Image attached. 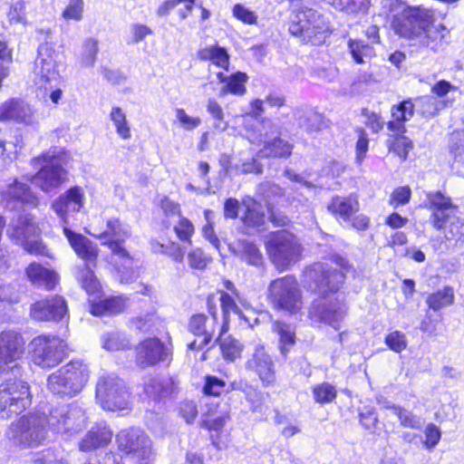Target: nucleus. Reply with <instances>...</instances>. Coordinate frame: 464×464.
<instances>
[{"mask_svg":"<svg viewBox=\"0 0 464 464\" xmlns=\"http://www.w3.org/2000/svg\"><path fill=\"white\" fill-rule=\"evenodd\" d=\"M434 11L420 5L404 9L393 16L391 26L396 34L411 39L420 50L439 52L446 44L448 29L434 25Z\"/></svg>","mask_w":464,"mask_h":464,"instance_id":"nucleus-1","label":"nucleus"},{"mask_svg":"<svg viewBox=\"0 0 464 464\" xmlns=\"http://www.w3.org/2000/svg\"><path fill=\"white\" fill-rule=\"evenodd\" d=\"M111 253L115 277L121 284H130L139 276V266L126 248V240L131 237V227L119 218H108L103 230L94 235Z\"/></svg>","mask_w":464,"mask_h":464,"instance_id":"nucleus-2","label":"nucleus"},{"mask_svg":"<svg viewBox=\"0 0 464 464\" xmlns=\"http://www.w3.org/2000/svg\"><path fill=\"white\" fill-rule=\"evenodd\" d=\"M90 369L82 360H72L49 375L48 390L61 398H72L78 395L86 385Z\"/></svg>","mask_w":464,"mask_h":464,"instance_id":"nucleus-3","label":"nucleus"},{"mask_svg":"<svg viewBox=\"0 0 464 464\" xmlns=\"http://www.w3.org/2000/svg\"><path fill=\"white\" fill-rule=\"evenodd\" d=\"M448 106V101L435 96L427 95L414 100L408 99L393 105L392 108V121H388L387 128L390 131L402 134L406 131L404 123L410 121L414 111L424 118H431Z\"/></svg>","mask_w":464,"mask_h":464,"instance_id":"nucleus-4","label":"nucleus"},{"mask_svg":"<svg viewBox=\"0 0 464 464\" xmlns=\"http://www.w3.org/2000/svg\"><path fill=\"white\" fill-rule=\"evenodd\" d=\"M289 32L304 43L314 45L323 44L330 35V25L322 14L312 8L303 7L293 12Z\"/></svg>","mask_w":464,"mask_h":464,"instance_id":"nucleus-5","label":"nucleus"},{"mask_svg":"<svg viewBox=\"0 0 464 464\" xmlns=\"http://www.w3.org/2000/svg\"><path fill=\"white\" fill-rule=\"evenodd\" d=\"M49 430L48 415L36 411L24 415L12 423L7 436L15 444L33 448L41 445L47 439Z\"/></svg>","mask_w":464,"mask_h":464,"instance_id":"nucleus-6","label":"nucleus"},{"mask_svg":"<svg viewBox=\"0 0 464 464\" xmlns=\"http://www.w3.org/2000/svg\"><path fill=\"white\" fill-rule=\"evenodd\" d=\"M0 384V418L8 419L22 413L31 404L29 385L23 377L3 375Z\"/></svg>","mask_w":464,"mask_h":464,"instance_id":"nucleus-7","label":"nucleus"},{"mask_svg":"<svg viewBox=\"0 0 464 464\" xmlns=\"http://www.w3.org/2000/svg\"><path fill=\"white\" fill-rule=\"evenodd\" d=\"M267 299L274 309L290 314H297L303 306L302 291L293 276L271 281L267 288Z\"/></svg>","mask_w":464,"mask_h":464,"instance_id":"nucleus-8","label":"nucleus"},{"mask_svg":"<svg viewBox=\"0 0 464 464\" xmlns=\"http://www.w3.org/2000/svg\"><path fill=\"white\" fill-rule=\"evenodd\" d=\"M96 400L106 411L128 409L130 393L123 380L113 372H102L98 377L95 389Z\"/></svg>","mask_w":464,"mask_h":464,"instance_id":"nucleus-9","label":"nucleus"},{"mask_svg":"<svg viewBox=\"0 0 464 464\" xmlns=\"http://www.w3.org/2000/svg\"><path fill=\"white\" fill-rule=\"evenodd\" d=\"M62 150L53 148L33 159L34 166H39L40 169L33 177L32 183L45 192L60 186L64 181L66 174L62 166Z\"/></svg>","mask_w":464,"mask_h":464,"instance_id":"nucleus-10","label":"nucleus"},{"mask_svg":"<svg viewBox=\"0 0 464 464\" xmlns=\"http://www.w3.org/2000/svg\"><path fill=\"white\" fill-rule=\"evenodd\" d=\"M305 278L317 298L334 295L344 282V273L325 263H315L305 271Z\"/></svg>","mask_w":464,"mask_h":464,"instance_id":"nucleus-11","label":"nucleus"},{"mask_svg":"<svg viewBox=\"0 0 464 464\" xmlns=\"http://www.w3.org/2000/svg\"><path fill=\"white\" fill-rule=\"evenodd\" d=\"M48 412L49 429L54 433L71 437L86 425L85 411L76 402L53 406Z\"/></svg>","mask_w":464,"mask_h":464,"instance_id":"nucleus-12","label":"nucleus"},{"mask_svg":"<svg viewBox=\"0 0 464 464\" xmlns=\"http://www.w3.org/2000/svg\"><path fill=\"white\" fill-rule=\"evenodd\" d=\"M24 343L21 335L7 331L0 334V374L23 377L24 372L22 360Z\"/></svg>","mask_w":464,"mask_h":464,"instance_id":"nucleus-13","label":"nucleus"},{"mask_svg":"<svg viewBox=\"0 0 464 464\" xmlns=\"http://www.w3.org/2000/svg\"><path fill=\"white\" fill-rule=\"evenodd\" d=\"M9 237L31 255L44 256L53 258V255L40 238L39 229L33 221L31 215L18 217L12 229H8Z\"/></svg>","mask_w":464,"mask_h":464,"instance_id":"nucleus-14","label":"nucleus"},{"mask_svg":"<svg viewBox=\"0 0 464 464\" xmlns=\"http://www.w3.org/2000/svg\"><path fill=\"white\" fill-rule=\"evenodd\" d=\"M30 346L33 362L44 369L55 367L66 355V344L57 336H36L32 340Z\"/></svg>","mask_w":464,"mask_h":464,"instance_id":"nucleus-15","label":"nucleus"},{"mask_svg":"<svg viewBox=\"0 0 464 464\" xmlns=\"http://www.w3.org/2000/svg\"><path fill=\"white\" fill-rule=\"evenodd\" d=\"M267 252L278 269H285L299 259L302 247L293 234L280 231L268 241Z\"/></svg>","mask_w":464,"mask_h":464,"instance_id":"nucleus-16","label":"nucleus"},{"mask_svg":"<svg viewBox=\"0 0 464 464\" xmlns=\"http://www.w3.org/2000/svg\"><path fill=\"white\" fill-rule=\"evenodd\" d=\"M339 296L315 298L309 310L311 317L339 330L348 311L346 304Z\"/></svg>","mask_w":464,"mask_h":464,"instance_id":"nucleus-17","label":"nucleus"},{"mask_svg":"<svg viewBox=\"0 0 464 464\" xmlns=\"http://www.w3.org/2000/svg\"><path fill=\"white\" fill-rule=\"evenodd\" d=\"M118 450L134 459H145L151 452L150 437L139 428L121 430L116 435Z\"/></svg>","mask_w":464,"mask_h":464,"instance_id":"nucleus-18","label":"nucleus"},{"mask_svg":"<svg viewBox=\"0 0 464 464\" xmlns=\"http://www.w3.org/2000/svg\"><path fill=\"white\" fill-rule=\"evenodd\" d=\"M84 194L82 188L75 186L52 202V209L57 215L63 225V230L73 225L76 214L83 207Z\"/></svg>","mask_w":464,"mask_h":464,"instance_id":"nucleus-19","label":"nucleus"},{"mask_svg":"<svg viewBox=\"0 0 464 464\" xmlns=\"http://www.w3.org/2000/svg\"><path fill=\"white\" fill-rule=\"evenodd\" d=\"M247 371L256 375L265 388L273 387L276 382V364L264 346H256L246 362Z\"/></svg>","mask_w":464,"mask_h":464,"instance_id":"nucleus-20","label":"nucleus"},{"mask_svg":"<svg viewBox=\"0 0 464 464\" xmlns=\"http://www.w3.org/2000/svg\"><path fill=\"white\" fill-rule=\"evenodd\" d=\"M426 206L431 211L430 221L437 230H441L447 225L448 218H452L457 212L451 198L440 190L426 193Z\"/></svg>","mask_w":464,"mask_h":464,"instance_id":"nucleus-21","label":"nucleus"},{"mask_svg":"<svg viewBox=\"0 0 464 464\" xmlns=\"http://www.w3.org/2000/svg\"><path fill=\"white\" fill-rule=\"evenodd\" d=\"M67 314V304L60 295H51L35 302L31 315L37 321H59Z\"/></svg>","mask_w":464,"mask_h":464,"instance_id":"nucleus-22","label":"nucleus"},{"mask_svg":"<svg viewBox=\"0 0 464 464\" xmlns=\"http://www.w3.org/2000/svg\"><path fill=\"white\" fill-rule=\"evenodd\" d=\"M136 351V362L142 368L169 360V352L168 348L157 337L142 341L137 346Z\"/></svg>","mask_w":464,"mask_h":464,"instance_id":"nucleus-23","label":"nucleus"},{"mask_svg":"<svg viewBox=\"0 0 464 464\" xmlns=\"http://www.w3.org/2000/svg\"><path fill=\"white\" fill-rule=\"evenodd\" d=\"M75 254L84 261V265L96 266L99 250L95 243L82 234L76 233L70 227L63 230Z\"/></svg>","mask_w":464,"mask_h":464,"instance_id":"nucleus-24","label":"nucleus"},{"mask_svg":"<svg viewBox=\"0 0 464 464\" xmlns=\"http://www.w3.org/2000/svg\"><path fill=\"white\" fill-rule=\"evenodd\" d=\"M0 121H15L32 125L34 123L33 109L21 99H9L0 105Z\"/></svg>","mask_w":464,"mask_h":464,"instance_id":"nucleus-25","label":"nucleus"},{"mask_svg":"<svg viewBox=\"0 0 464 464\" xmlns=\"http://www.w3.org/2000/svg\"><path fill=\"white\" fill-rule=\"evenodd\" d=\"M4 199L5 207L10 208H19L24 205L35 208L39 203L38 198L32 192L30 187L17 180L7 187Z\"/></svg>","mask_w":464,"mask_h":464,"instance_id":"nucleus-26","label":"nucleus"},{"mask_svg":"<svg viewBox=\"0 0 464 464\" xmlns=\"http://www.w3.org/2000/svg\"><path fill=\"white\" fill-rule=\"evenodd\" d=\"M244 212L241 221L246 228L259 230L266 223V215L263 206L255 198L247 196L242 199Z\"/></svg>","mask_w":464,"mask_h":464,"instance_id":"nucleus-27","label":"nucleus"},{"mask_svg":"<svg viewBox=\"0 0 464 464\" xmlns=\"http://www.w3.org/2000/svg\"><path fill=\"white\" fill-rule=\"evenodd\" d=\"M112 432L103 422L97 423L86 433L79 447L82 451H92L104 447L111 440Z\"/></svg>","mask_w":464,"mask_h":464,"instance_id":"nucleus-28","label":"nucleus"},{"mask_svg":"<svg viewBox=\"0 0 464 464\" xmlns=\"http://www.w3.org/2000/svg\"><path fill=\"white\" fill-rule=\"evenodd\" d=\"M327 208L335 218H341L343 222H349L353 215L359 210L360 204L354 195L348 197L335 196L328 204Z\"/></svg>","mask_w":464,"mask_h":464,"instance_id":"nucleus-29","label":"nucleus"},{"mask_svg":"<svg viewBox=\"0 0 464 464\" xmlns=\"http://www.w3.org/2000/svg\"><path fill=\"white\" fill-rule=\"evenodd\" d=\"M216 324L215 318L210 319L204 314H197L191 316L188 324L189 332L194 335L204 337L199 343V348H203L212 341Z\"/></svg>","mask_w":464,"mask_h":464,"instance_id":"nucleus-30","label":"nucleus"},{"mask_svg":"<svg viewBox=\"0 0 464 464\" xmlns=\"http://www.w3.org/2000/svg\"><path fill=\"white\" fill-rule=\"evenodd\" d=\"M25 274L29 281L34 285L51 290L57 283V274L36 262L31 263L25 269Z\"/></svg>","mask_w":464,"mask_h":464,"instance_id":"nucleus-31","label":"nucleus"},{"mask_svg":"<svg viewBox=\"0 0 464 464\" xmlns=\"http://www.w3.org/2000/svg\"><path fill=\"white\" fill-rule=\"evenodd\" d=\"M261 141H263L264 145L257 152V157L259 158L287 159L292 154L293 145L280 137L261 140Z\"/></svg>","mask_w":464,"mask_h":464,"instance_id":"nucleus-32","label":"nucleus"},{"mask_svg":"<svg viewBox=\"0 0 464 464\" xmlns=\"http://www.w3.org/2000/svg\"><path fill=\"white\" fill-rule=\"evenodd\" d=\"M229 250L248 265L258 266L262 264V254L254 242L246 239H238L229 245Z\"/></svg>","mask_w":464,"mask_h":464,"instance_id":"nucleus-33","label":"nucleus"},{"mask_svg":"<svg viewBox=\"0 0 464 464\" xmlns=\"http://www.w3.org/2000/svg\"><path fill=\"white\" fill-rule=\"evenodd\" d=\"M52 48L47 44H43L38 47V56L35 59V72L45 82H50L56 78L55 61L51 54Z\"/></svg>","mask_w":464,"mask_h":464,"instance_id":"nucleus-34","label":"nucleus"},{"mask_svg":"<svg viewBox=\"0 0 464 464\" xmlns=\"http://www.w3.org/2000/svg\"><path fill=\"white\" fill-rule=\"evenodd\" d=\"M272 331L278 336L280 353L287 357L291 348L295 344V329L291 324L276 320L272 324Z\"/></svg>","mask_w":464,"mask_h":464,"instance_id":"nucleus-35","label":"nucleus"},{"mask_svg":"<svg viewBox=\"0 0 464 464\" xmlns=\"http://www.w3.org/2000/svg\"><path fill=\"white\" fill-rule=\"evenodd\" d=\"M347 49L357 64L366 63L376 55L374 47L362 39L350 38L347 41Z\"/></svg>","mask_w":464,"mask_h":464,"instance_id":"nucleus-36","label":"nucleus"},{"mask_svg":"<svg viewBox=\"0 0 464 464\" xmlns=\"http://www.w3.org/2000/svg\"><path fill=\"white\" fill-rule=\"evenodd\" d=\"M198 56L201 61H210L216 66L228 71L229 54L226 48L218 44L200 49Z\"/></svg>","mask_w":464,"mask_h":464,"instance_id":"nucleus-37","label":"nucleus"},{"mask_svg":"<svg viewBox=\"0 0 464 464\" xmlns=\"http://www.w3.org/2000/svg\"><path fill=\"white\" fill-rule=\"evenodd\" d=\"M171 380L161 377H149L144 382V392L153 401L166 397L171 393Z\"/></svg>","mask_w":464,"mask_h":464,"instance_id":"nucleus-38","label":"nucleus"},{"mask_svg":"<svg viewBox=\"0 0 464 464\" xmlns=\"http://www.w3.org/2000/svg\"><path fill=\"white\" fill-rule=\"evenodd\" d=\"M450 148L452 156L451 169L464 178V130L452 136Z\"/></svg>","mask_w":464,"mask_h":464,"instance_id":"nucleus-39","label":"nucleus"},{"mask_svg":"<svg viewBox=\"0 0 464 464\" xmlns=\"http://www.w3.org/2000/svg\"><path fill=\"white\" fill-rule=\"evenodd\" d=\"M125 303L121 296H111L101 300L91 306V313L95 316L115 314L123 311Z\"/></svg>","mask_w":464,"mask_h":464,"instance_id":"nucleus-40","label":"nucleus"},{"mask_svg":"<svg viewBox=\"0 0 464 464\" xmlns=\"http://www.w3.org/2000/svg\"><path fill=\"white\" fill-rule=\"evenodd\" d=\"M224 333L225 332H222L220 329V334L217 341L219 343L223 357L227 361L233 362L241 356L243 344L238 340L231 336L222 338Z\"/></svg>","mask_w":464,"mask_h":464,"instance_id":"nucleus-41","label":"nucleus"},{"mask_svg":"<svg viewBox=\"0 0 464 464\" xmlns=\"http://www.w3.org/2000/svg\"><path fill=\"white\" fill-rule=\"evenodd\" d=\"M102 344L107 351H120L129 349L130 343L124 333L111 331L105 333L101 337Z\"/></svg>","mask_w":464,"mask_h":464,"instance_id":"nucleus-42","label":"nucleus"},{"mask_svg":"<svg viewBox=\"0 0 464 464\" xmlns=\"http://www.w3.org/2000/svg\"><path fill=\"white\" fill-rule=\"evenodd\" d=\"M295 117L298 125L309 133L320 130L324 125L323 117L312 111L297 110Z\"/></svg>","mask_w":464,"mask_h":464,"instance_id":"nucleus-43","label":"nucleus"},{"mask_svg":"<svg viewBox=\"0 0 464 464\" xmlns=\"http://www.w3.org/2000/svg\"><path fill=\"white\" fill-rule=\"evenodd\" d=\"M447 227L445 226V238L452 242L455 246L464 244V220L452 215V218H448Z\"/></svg>","mask_w":464,"mask_h":464,"instance_id":"nucleus-44","label":"nucleus"},{"mask_svg":"<svg viewBox=\"0 0 464 464\" xmlns=\"http://www.w3.org/2000/svg\"><path fill=\"white\" fill-rule=\"evenodd\" d=\"M110 119L112 121L117 134L122 140H129L131 137L130 127L127 121L126 113L118 106L111 108Z\"/></svg>","mask_w":464,"mask_h":464,"instance_id":"nucleus-45","label":"nucleus"},{"mask_svg":"<svg viewBox=\"0 0 464 464\" xmlns=\"http://www.w3.org/2000/svg\"><path fill=\"white\" fill-rule=\"evenodd\" d=\"M247 81V76L246 73L237 72L236 73H232L229 76L228 81L226 84L220 89L219 94L220 96H225L227 93H231L234 95H243L246 92L245 83Z\"/></svg>","mask_w":464,"mask_h":464,"instance_id":"nucleus-46","label":"nucleus"},{"mask_svg":"<svg viewBox=\"0 0 464 464\" xmlns=\"http://www.w3.org/2000/svg\"><path fill=\"white\" fill-rule=\"evenodd\" d=\"M454 302L453 289L450 286L444 287L436 293L430 295L427 298L429 308L439 311L443 307L450 305Z\"/></svg>","mask_w":464,"mask_h":464,"instance_id":"nucleus-47","label":"nucleus"},{"mask_svg":"<svg viewBox=\"0 0 464 464\" xmlns=\"http://www.w3.org/2000/svg\"><path fill=\"white\" fill-rule=\"evenodd\" d=\"M94 266L93 264L83 265L77 276L82 287L88 294H94L100 289V283L92 270Z\"/></svg>","mask_w":464,"mask_h":464,"instance_id":"nucleus-48","label":"nucleus"},{"mask_svg":"<svg viewBox=\"0 0 464 464\" xmlns=\"http://www.w3.org/2000/svg\"><path fill=\"white\" fill-rule=\"evenodd\" d=\"M235 299L237 298L235 296H232L227 292H220L219 301L223 314V324L221 326L222 332H227L228 329V319L230 312H233L238 315H241L242 314Z\"/></svg>","mask_w":464,"mask_h":464,"instance_id":"nucleus-49","label":"nucleus"},{"mask_svg":"<svg viewBox=\"0 0 464 464\" xmlns=\"http://www.w3.org/2000/svg\"><path fill=\"white\" fill-rule=\"evenodd\" d=\"M313 398L319 404H327L334 401L337 396L334 385L329 382H322L312 387Z\"/></svg>","mask_w":464,"mask_h":464,"instance_id":"nucleus-50","label":"nucleus"},{"mask_svg":"<svg viewBox=\"0 0 464 464\" xmlns=\"http://www.w3.org/2000/svg\"><path fill=\"white\" fill-rule=\"evenodd\" d=\"M256 193L262 196L269 206L285 196V188L275 182L264 181L257 186Z\"/></svg>","mask_w":464,"mask_h":464,"instance_id":"nucleus-51","label":"nucleus"},{"mask_svg":"<svg viewBox=\"0 0 464 464\" xmlns=\"http://www.w3.org/2000/svg\"><path fill=\"white\" fill-rule=\"evenodd\" d=\"M335 9L347 14L365 13L369 0H327Z\"/></svg>","mask_w":464,"mask_h":464,"instance_id":"nucleus-52","label":"nucleus"},{"mask_svg":"<svg viewBox=\"0 0 464 464\" xmlns=\"http://www.w3.org/2000/svg\"><path fill=\"white\" fill-rule=\"evenodd\" d=\"M207 111L214 120L213 128L218 131H225L228 128V121H225V115L222 107L214 99H208L207 103Z\"/></svg>","mask_w":464,"mask_h":464,"instance_id":"nucleus-53","label":"nucleus"},{"mask_svg":"<svg viewBox=\"0 0 464 464\" xmlns=\"http://www.w3.org/2000/svg\"><path fill=\"white\" fill-rule=\"evenodd\" d=\"M98 40L88 38L83 42L81 54V63L84 67H92L99 52Z\"/></svg>","mask_w":464,"mask_h":464,"instance_id":"nucleus-54","label":"nucleus"},{"mask_svg":"<svg viewBox=\"0 0 464 464\" xmlns=\"http://www.w3.org/2000/svg\"><path fill=\"white\" fill-rule=\"evenodd\" d=\"M287 204L298 211H306L310 208V201L307 196L300 191V188L294 186L291 193L286 196Z\"/></svg>","mask_w":464,"mask_h":464,"instance_id":"nucleus-55","label":"nucleus"},{"mask_svg":"<svg viewBox=\"0 0 464 464\" xmlns=\"http://www.w3.org/2000/svg\"><path fill=\"white\" fill-rule=\"evenodd\" d=\"M395 415L399 418L401 425L405 428L420 430L422 427V420L411 411L401 407L395 409Z\"/></svg>","mask_w":464,"mask_h":464,"instance_id":"nucleus-56","label":"nucleus"},{"mask_svg":"<svg viewBox=\"0 0 464 464\" xmlns=\"http://www.w3.org/2000/svg\"><path fill=\"white\" fill-rule=\"evenodd\" d=\"M385 344L394 353H401L406 349L408 341L406 335L401 331H393L386 335Z\"/></svg>","mask_w":464,"mask_h":464,"instance_id":"nucleus-57","label":"nucleus"},{"mask_svg":"<svg viewBox=\"0 0 464 464\" xmlns=\"http://www.w3.org/2000/svg\"><path fill=\"white\" fill-rule=\"evenodd\" d=\"M411 149L412 141L403 135H398L390 145V150L393 151L402 160L407 159Z\"/></svg>","mask_w":464,"mask_h":464,"instance_id":"nucleus-58","label":"nucleus"},{"mask_svg":"<svg viewBox=\"0 0 464 464\" xmlns=\"http://www.w3.org/2000/svg\"><path fill=\"white\" fill-rule=\"evenodd\" d=\"M226 391V382L213 375H207L205 378V384L203 392L206 395L219 396Z\"/></svg>","mask_w":464,"mask_h":464,"instance_id":"nucleus-59","label":"nucleus"},{"mask_svg":"<svg viewBox=\"0 0 464 464\" xmlns=\"http://www.w3.org/2000/svg\"><path fill=\"white\" fill-rule=\"evenodd\" d=\"M233 15L246 24H256L257 15L242 4H236L232 9Z\"/></svg>","mask_w":464,"mask_h":464,"instance_id":"nucleus-60","label":"nucleus"},{"mask_svg":"<svg viewBox=\"0 0 464 464\" xmlns=\"http://www.w3.org/2000/svg\"><path fill=\"white\" fill-rule=\"evenodd\" d=\"M26 5L24 0L14 3L7 14L11 24H25L26 22Z\"/></svg>","mask_w":464,"mask_h":464,"instance_id":"nucleus-61","label":"nucleus"},{"mask_svg":"<svg viewBox=\"0 0 464 464\" xmlns=\"http://www.w3.org/2000/svg\"><path fill=\"white\" fill-rule=\"evenodd\" d=\"M360 422L362 425L370 431H374L377 428L379 419L378 413L374 408L365 407L359 413Z\"/></svg>","mask_w":464,"mask_h":464,"instance_id":"nucleus-62","label":"nucleus"},{"mask_svg":"<svg viewBox=\"0 0 464 464\" xmlns=\"http://www.w3.org/2000/svg\"><path fill=\"white\" fill-rule=\"evenodd\" d=\"M425 440L423 444L429 450H432L440 442L441 431L439 427L433 423H429L424 430Z\"/></svg>","mask_w":464,"mask_h":464,"instance_id":"nucleus-63","label":"nucleus"},{"mask_svg":"<svg viewBox=\"0 0 464 464\" xmlns=\"http://www.w3.org/2000/svg\"><path fill=\"white\" fill-rule=\"evenodd\" d=\"M178 237L184 243L190 244V237L194 233V226L187 218H180L179 223L174 227Z\"/></svg>","mask_w":464,"mask_h":464,"instance_id":"nucleus-64","label":"nucleus"}]
</instances>
